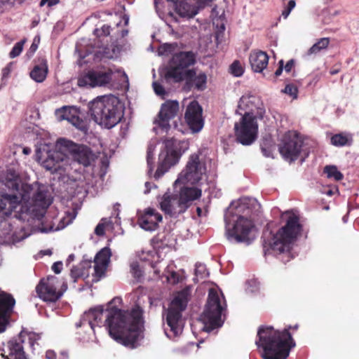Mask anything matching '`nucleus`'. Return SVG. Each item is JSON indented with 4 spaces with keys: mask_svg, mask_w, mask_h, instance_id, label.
Wrapping results in <instances>:
<instances>
[{
    "mask_svg": "<svg viewBox=\"0 0 359 359\" xmlns=\"http://www.w3.org/2000/svg\"><path fill=\"white\" fill-rule=\"evenodd\" d=\"M30 194V199L27 202H23L26 205L28 206L29 210L36 217L39 219L43 217L46 209L50 205V201L48 198V192L38 188L34 191V187Z\"/></svg>",
    "mask_w": 359,
    "mask_h": 359,
    "instance_id": "nucleus-17",
    "label": "nucleus"
},
{
    "mask_svg": "<svg viewBox=\"0 0 359 359\" xmlns=\"http://www.w3.org/2000/svg\"><path fill=\"white\" fill-rule=\"evenodd\" d=\"M278 65L279 66L274 73L275 77H278L282 74L283 69V60H280Z\"/></svg>",
    "mask_w": 359,
    "mask_h": 359,
    "instance_id": "nucleus-48",
    "label": "nucleus"
},
{
    "mask_svg": "<svg viewBox=\"0 0 359 359\" xmlns=\"http://www.w3.org/2000/svg\"><path fill=\"white\" fill-rule=\"evenodd\" d=\"M234 133L237 142L248 146L257 139L258 123L257 117L252 113L245 112L239 122L234 125Z\"/></svg>",
    "mask_w": 359,
    "mask_h": 359,
    "instance_id": "nucleus-11",
    "label": "nucleus"
},
{
    "mask_svg": "<svg viewBox=\"0 0 359 359\" xmlns=\"http://www.w3.org/2000/svg\"><path fill=\"white\" fill-rule=\"evenodd\" d=\"M37 48V46L36 45H34V43H32V46H31V48L33 49L34 50H36V48Z\"/></svg>",
    "mask_w": 359,
    "mask_h": 359,
    "instance_id": "nucleus-58",
    "label": "nucleus"
},
{
    "mask_svg": "<svg viewBox=\"0 0 359 359\" xmlns=\"http://www.w3.org/2000/svg\"><path fill=\"white\" fill-rule=\"evenodd\" d=\"M48 74V64L45 59H42L39 65L34 67L30 72V77L36 82L43 81Z\"/></svg>",
    "mask_w": 359,
    "mask_h": 359,
    "instance_id": "nucleus-27",
    "label": "nucleus"
},
{
    "mask_svg": "<svg viewBox=\"0 0 359 359\" xmlns=\"http://www.w3.org/2000/svg\"><path fill=\"white\" fill-rule=\"evenodd\" d=\"M184 80H185L184 89L186 91H190L192 88L203 91L206 88L207 76L205 73L196 75L194 69H188L186 71Z\"/></svg>",
    "mask_w": 359,
    "mask_h": 359,
    "instance_id": "nucleus-23",
    "label": "nucleus"
},
{
    "mask_svg": "<svg viewBox=\"0 0 359 359\" xmlns=\"http://www.w3.org/2000/svg\"><path fill=\"white\" fill-rule=\"evenodd\" d=\"M146 190L144 191V194H148L150 191L151 189V184L149 182H147L145 183Z\"/></svg>",
    "mask_w": 359,
    "mask_h": 359,
    "instance_id": "nucleus-54",
    "label": "nucleus"
},
{
    "mask_svg": "<svg viewBox=\"0 0 359 359\" xmlns=\"http://www.w3.org/2000/svg\"><path fill=\"white\" fill-rule=\"evenodd\" d=\"M202 114L203 109L197 101L194 100L189 104L184 118L192 132L198 133L203 128L204 120Z\"/></svg>",
    "mask_w": 359,
    "mask_h": 359,
    "instance_id": "nucleus-19",
    "label": "nucleus"
},
{
    "mask_svg": "<svg viewBox=\"0 0 359 359\" xmlns=\"http://www.w3.org/2000/svg\"><path fill=\"white\" fill-rule=\"evenodd\" d=\"M329 43V38H321L310 48L309 53V54L317 53L321 50L326 48Z\"/></svg>",
    "mask_w": 359,
    "mask_h": 359,
    "instance_id": "nucleus-35",
    "label": "nucleus"
},
{
    "mask_svg": "<svg viewBox=\"0 0 359 359\" xmlns=\"http://www.w3.org/2000/svg\"><path fill=\"white\" fill-rule=\"evenodd\" d=\"M111 256V252L109 248L104 247L97 252L95 257L94 262L108 266Z\"/></svg>",
    "mask_w": 359,
    "mask_h": 359,
    "instance_id": "nucleus-30",
    "label": "nucleus"
},
{
    "mask_svg": "<svg viewBox=\"0 0 359 359\" xmlns=\"http://www.w3.org/2000/svg\"><path fill=\"white\" fill-rule=\"evenodd\" d=\"M132 270L133 271V273H135V276L140 277L141 276V271L139 269V266L137 264L132 265Z\"/></svg>",
    "mask_w": 359,
    "mask_h": 359,
    "instance_id": "nucleus-52",
    "label": "nucleus"
},
{
    "mask_svg": "<svg viewBox=\"0 0 359 359\" xmlns=\"http://www.w3.org/2000/svg\"><path fill=\"white\" fill-rule=\"evenodd\" d=\"M225 307L226 304H222L218 292L215 289H210L205 308L201 315V320L208 331L222 325V315Z\"/></svg>",
    "mask_w": 359,
    "mask_h": 359,
    "instance_id": "nucleus-10",
    "label": "nucleus"
},
{
    "mask_svg": "<svg viewBox=\"0 0 359 359\" xmlns=\"http://www.w3.org/2000/svg\"><path fill=\"white\" fill-rule=\"evenodd\" d=\"M114 72L108 67H100L96 69L88 72L78 81L80 86H90L91 87L102 86L109 84L112 80Z\"/></svg>",
    "mask_w": 359,
    "mask_h": 359,
    "instance_id": "nucleus-16",
    "label": "nucleus"
},
{
    "mask_svg": "<svg viewBox=\"0 0 359 359\" xmlns=\"http://www.w3.org/2000/svg\"><path fill=\"white\" fill-rule=\"evenodd\" d=\"M63 116L65 119H67L69 123H71L73 126H74L83 132L87 131L88 126L86 122L82 118H81L78 115L70 114V113L67 114L65 113L63 115Z\"/></svg>",
    "mask_w": 359,
    "mask_h": 359,
    "instance_id": "nucleus-29",
    "label": "nucleus"
},
{
    "mask_svg": "<svg viewBox=\"0 0 359 359\" xmlns=\"http://www.w3.org/2000/svg\"><path fill=\"white\" fill-rule=\"evenodd\" d=\"M94 273H93V282L97 283L105 276L108 266L94 262Z\"/></svg>",
    "mask_w": 359,
    "mask_h": 359,
    "instance_id": "nucleus-33",
    "label": "nucleus"
},
{
    "mask_svg": "<svg viewBox=\"0 0 359 359\" xmlns=\"http://www.w3.org/2000/svg\"><path fill=\"white\" fill-rule=\"evenodd\" d=\"M4 3L3 1L0 0V13L3 12V7H4Z\"/></svg>",
    "mask_w": 359,
    "mask_h": 359,
    "instance_id": "nucleus-57",
    "label": "nucleus"
},
{
    "mask_svg": "<svg viewBox=\"0 0 359 359\" xmlns=\"http://www.w3.org/2000/svg\"><path fill=\"white\" fill-rule=\"evenodd\" d=\"M285 93L290 95L293 98L297 97L298 89L297 87L292 84L288 83L285 86V89L283 90Z\"/></svg>",
    "mask_w": 359,
    "mask_h": 359,
    "instance_id": "nucleus-39",
    "label": "nucleus"
},
{
    "mask_svg": "<svg viewBox=\"0 0 359 359\" xmlns=\"http://www.w3.org/2000/svg\"><path fill=\"white\" fill-rule=\"evenodd\" d=\"M41 336L39 334L31 332L28 334V341L31 347H33L37 341L39 340Z\"/></svg>",
    "mask_w": 359,
    "mask_h": 359,
    "instance_id": "nucleus-43",
    "label": "nucleus"
},
{
    "mask_svg": "<svg viewBox=\"0 0 359 359\" xmlns=\"http://www.w3.org/2000/svg\"><path fill=\"white\" fill-rule=\"evenodd\" d=\"M296 2L294 0H290L287 7L283 11L282 15L284 18H287L292 10L295 7Z\"/></svg>",
    "mask_w": 359,
    "mask_h": 359,
    "instance_id": "nucleus-41",
    "label": "nucleus"
},
{
    "mask_svg": "<svg viewBox=\"0 0 359 359\" xmlns=\"http://www.w3.org/2000/svg\"><path fill=\"white\" fill-rule=\"evenodd\" d=\"M25 43V39L21 40L20 41L16 43L13 47L12 50L9 53V56L11 58H15L20 55L23 50V46Z\"/></svg>",
    "mask_w": 359,
    "mask_h": 359,
    "instance_id": "nucleus-37",
    "label": "nucleus"
},
{
    "mask_svg": "<svg viewBox=\"0 0 359 359\" xmlns=\"http://www.w3.org/2000/svg\"><path fill=\"white\" fill-rule=\"evenodd\" d=\"M4 183L13 194H6L0 196V212L9 216L20 203L30 199L32 187L31 184L24 182L20 175L11 168L6 170Z\"/></svg>",
    "mask_w": 359,
    "mask_h": 359,
    "instance_id": "nucleus-5",
    "label": "nucleus"
},
{
    "mask_svg": "<svg viewBox=\"0 0 359 359\" xmlns=\"http://www.w3.org/2000/svg\"><path fill=\"white\" fill-rule=\"evenodd\" d=\"M70 153L75 161L85 167L89 166L95 158L91 149L82 144H74L70 149Z\"/></svg>",
    "mask_w": 359,
    "mask_h": 359,
    "instance_id": "nucleus-24",
    "label": "nucleus"
},
{
    "mask_svg": "<svg viewBox=\"0 0 359 359\" xmlns=\"http://www.w3.org/2000/svg\"><path fill=\"white\" fill-rule=\"evenodd\" d=\"M154 147L149 145L147 150V162L149 168V171L151 172L154 170Z\"/></svg>",
    "mask_w": 359,
    "mask_h": 359,
    "instance_id": "nucleus-38",
    "label": "nucleus"
},
{
    "mask_svg": "<svg viewBox=\"0 0 359 359\" xmlns=\"http://www.w3.org/2000/svg\"><path fill=\"white\" fill-rule=\"evenodd\" d=\"M23 340L11 339L2 349L1 355L5 359H27L22 346Z\"/></svg>",
    "mask_w": 359,
    "mask_h": 359,
    "instance_id": "nucleus-25",
    "label": "nucleus"
},
{
    "mask_svg": "<svg viewBox=\"0 0 359 359\" xmlns=\"http://www.w3.org/2000/svg\"><path fill=\"white\" fill-rule=\"evenodd\" d=\"M46 358L47 359H55L56 355L53 351H47L46 353Z\"/></svg>",
    "mask_w": 359,
    "mask_h": 359,
    "instance_id": "nucleus-53",
    "label": "nucleus"
},
{
    "mask_svg": "<svg viewBox=\"0 0 359 359\" xmlns=\"http://www.w3.org/2000/svg\"><path fill=\"white\" fill-rule=\"evenodd\" d=\"M74 259V255L72 254V255H69L67 262L68 263H69V262H72Z\"/></svg>",
    "mask_w": 359,
    "mask_h": 359,
    "instance_id": "nucleus-55",
    "label": "nucleus"
},
{
    "mask_svg": "<svg viewBox=\"0 0 359 359\" xmlns=\"http://www.w3.org/2000/svg\"><path fill=\"white\" fill-rule=\"evenodd\" d=\"M230 208H233V204L231 205Z\"/></svg>",
    "mask_w": 359,
    "mask_h": 359,
    "instance_id": "nucleus-61",
    "label": "nucleus"
},
{
    "mask_svg": "<svg viewBox=\"0 0 359 359\" xmlns=\"http://www.w3.org/2000/svg\"><path fill=\"white\" fill-rule=\"evenodd\" d=\"M189 302V292L187 290L178 292L165 310V333L170 339H174L182 332V312L186 309Z\"/></svg>",
    "mask_w": 359,
    "mask_h": 359,
    "instance_id": "nucleus-8",
    "label": "nucleus"
},
{
    "mask_svg": "<svg viewBox=\"0 0 359 359\" xmlns=\"http://www.w3.org/2000/svg\"><path fill=\"white\" fill-rule=\"evenodd\" d=\"M88 108L91 118L104 128H112L123 117L120 100L114 95L97 97L88 103Z\"/></svg>",
    "mask_w": 359,
    "mask_h": 359,
    "instance_id": "nucleus-4",
    "label": "nucleus"
},
{
    "mask_svg": "<svg viewBox=\"0 0 359 359\" xmlns=\"http://www.w3.org/2000/svg\"><path fill=\"white\" fill-rule=\"evenodd\" d=\"M23 153L25 154H29L31 153V149L29 148H28V147H25L23 149Z\"/></svg>",
    "mask_w": 359,
    "mask_h": 359,
    "instance_id": "nucleus-56",
    "label": "nucleus"
},
{
    "mask_svg": "<svg viewBox=\"0 0 359 359\" xmlns=\"http://www.w3.org/2000/svg\"><path fill=\"white\" fill-rule=\"evenodd\" d=\"M37 161L47 170L54 173L62 168L61 163L65 160V155L58 151H48L45 154L37 151Z\"/></svg>",
    "mask_w": 359,
    "mask_h": 359,
    "instance_id": "nucleus-20",
    "label": "nucleus"
},
{
    "mask_svg": "<svg viewBox=\"0 0 359 359\" xmlns=\"http://www.w3.org/2000/svg\"><path fill=\"white\" fill-rule=\"evenodd\" d=\"M299 325H289L282 331L275 330L272 326L262 325L257 330L255 344L262 349L261 356L264 359H286L290 350L295 346V341L290 332L297 330Z\"/></svg>",
    "mask_w": 359,
    "mask_h": 359,
    "instance_id": "nucleus-3",
    "label": "nucleus"
},
{
    "mask_svg": "<svg viewBox=\"0 0 359 359\" xmlns=\"http://www.w3.org/2000/svg\"><path fill=\"white\" fill-rule=\"evenodd\" d=\"M201 189L183 186L178 191L165 193L159 201L160 208L171 217H177L187 211L192 202L201 196Z\"/></svg>",
    "mask_w": 359,
    "mask_h": 359,
    "instance_id": "nucleus-6",
    "label": "nucleus"
},
{
    "mask_svg": "<svg viewBox=\"0 0 359 359\" xmlns=\"http://www.w3.org/2000/svg\"><path fill=\"white\" fill-rule=\"evenodd\" d=\"M153 87H154V92L156 95H165V91L163 86L161 84H160L157 82H154Z\"/></svg>",
    "mask_w": 359,
    "mask_h": 359,
    "instance_id": "nucleus-44",
    "label": "nucleus"
},
{
    "mask_svg": "<svg viewBox=\"0 0 359 359\" xmlns=\"http://www.w3.org/2000/svg\"><path fill=\"white\" fill-rule=\"evenodd\" d=\"M196 210H197L198 214L200 215L201 212V209L200 208H197Z\"/></svg>",
    "mask_w": 359,
    "mask_h": 359,
    "instance_id": "nucleus-59",
    "label": "nucleus"
},
{
    "mask_svg": "<svg viewBox=\"0 0 359 359\" xmlns=\"http://www.w3.org/2000/svg\"><path fill=\"white\" fill-rule=\"evenodd\" d=\"M205 166L200 161L199 155L193 154L189 156L186 168L183 170L174 183L176 188L178 184L189 182L191 184H197L205 173Z\"/></svg>",
    "mask_w": 359,
    "mask_h": 359,
    "instance_id": "nucleus-13",
    "label": "nucleus"
},
{
    "mask_svg": "<svg viewBox=\"0 0 359 359\" xmlns=\"http://www.w3.org/2000/svg\"><path fill=\"white\" fill-rule=\"evenodd\" d=\"M59 280L54 276L42 278L36 287L39 297L45 302H55L67 289V285L63 283L61 289L57 290Z\"/></svg>",
    "mask_w": 359,
    "mask_h": 359,
    "instance_id": "nucleus-14",
    "label": "nucleus"
},
{
    "mask_svg": "<svg viewBox=\"0 0 359 359\" xmlns=\"http://www.w3.org/2000/svg\"><path fill=\"white\" fill-rule=\"evenodd\" d=\"M303 142L294 133L289 131L282 137L278 150L283 158L290 162L297 159L302 151Z\"/></svg>",
    "mask_w": 359,
    "mask_h": 359,
    "instance_id": "nucleus-15",
    "label": "nucleus"
},
{
    "mask_svg": "<svg viewBox=\"0 0 359 359\" xmlns=\"http://www.w3.org/2000/svg\"><path fill=\"white\" fill-rule=\"evenodd\" d=\"M229 69L231 74L237 77L242 76L244 73V69L238 60L233 61L230 65Z\"/></svg>",
    "mask_w": 359,
    "mask_h": 359,
    "instance_id": "nucleus-36",
    "label": "nucleus"
},
{
    "mask_svg": "<svg viewBox=\"0 0 359 359\" xmlns=\"http://www.w3.org/2000/svg\"><path fill=\"white\" fill-rule=\"evenodd\" d=\"M111 27L107 25H104L101 29H95L94 34L97 37L107 36L110 34Z\"/></svg>",
    "mask_w": 359,
    "mask_h": 359,
    "instance_id": "nucleus-40",
    "label": "nucleus"
},
{
    "mask_svg": "<svg viewBox=\"0 0 359 359\" xmlns=\"http://www.w3.org/2000/svg\"><path fill=\"white\" fill-rule=\"evenodd\" d=\"M121 297H114L104 310L102 306L90 309L85 312L77 327L87 323L93 330L95 326H106L110 337L116 342L130 348L140 346L143 339L141 326L142 311L140 306L130 311L118 309L114 304H121Z\"/></svg>",
    "mask_w": 359,
    "mask_h": 359,
    "instance_id": "nucleus-1",
    "label": "nucleus"
},
{
    "mask_svg": "<svg viewBox=\"0 0 359 359\" xmlns=\"http://www.w3.org/2000/svg\"><path fill=\"white\" fill-rule=\"evenodd\" d=\"M11 64L7 65L6 67H5L4 68H3L2 69V75H3V77L5 78V77H7L10 73H11Z\"/></svg>",
    "mask_w": 359,
    "mask_h": 359,
    "instance_id": "nucleus-51",
    "label": "nucleus"
},
{
    "mask_svg": "<svg viewBox=\"0 0 359 359\" xmlns=\"http://www.w3.org/2000/svg\"><path fill=\"white\" fill-rule=\"evenodd\" d=\"M179 111V103L174 100H168L161 105V110L158 113V126L167 131L170 125L169 121L173 118Z\"/></svg>",
    "mask_w": 359,
    "mask_h": 359,
    "instance_id": "nucleus-21",
    "label": "nucleus"
},
{
    "mask_svg": "<svg viewBox=\"0 0 359 359\" xmlns=\"http://www.w3.org/2000/svg\"><path fill=\"white\" fill-rule=\"evenodd\" d=\"M285 224L276 233L263 232L262 240L264 254H273L278 257L283 263L294 257L292 252L294 245L302 234L303 226L299 216L292 212H285Z\"/></svg>",
    "mask_w": 359,
    "mask_h": 359,
    "instance_id": "nucleus-2",
    "label": "nucleus"
},
{
    "mask_svg": "<svg viewBox=\"0 0 359 359\" xmlns=\"http://www.w3.org/2000/svg\"><path fill=\"white\" fill-rule=\"evenodd\" d=\"M205 268L203 265L198 264V265L196 266L195 273L196 276H198L199 274L203 275V273L205 272Z\"/></svg>",
    "mask_w": 359,
    "mask_h": 359,
    "instance_id": "nucleus-50",
    "label": "nucleus"
},
{
    "mask_svg": "<svg viewBox=\"0 0 359 359\" xmlns=\"http://www.w3.org/2000/svg\"><path fill=\"white\" fill-rule=\"evenodd\" d=\"M175 49V46L173 44L165 43L163 44L161 48L160 52L161 54H170Z\"/></svg>",
    "mask_w": 359,
    "mask_h": 359,
    "instance_id": "nucleus-42",
    "label": "nucleus"
},
{
    "mask_svg": "<svg viewBox=\"0 0 359 359\" xmlns=\"http://www.w3.org/2000/svg\"><path fill=\"white\" fill-rule=\"evenodd\" d=\"M353 138L351 134L338 133L332 136L331 144L335 147L350 146L352 144Z\"/></svg>",
    "mask_w": 359,
    "mask_h": 359,
    "instance_id": "nucleus-28",
    "label": "nucleus"
},
{
    "mask_svg": "<svg viewBox=\"0 0 359 359\" xmlns=\"http://www.w3.org/2000/svg\"><path fill=\"white\" fill-rule=\"evenodd\" d=\"M62 269V262H56L52 266V270L57 274L60 273Z\"/></svg>",
    "mask_w": 359,
    "mask_h": 359,
    "instance_id": "nucleus-47",
    "label": "nucleus"
},
{
    "mask_svg": "<svg viewBox=\"0 0 359 359\" xmlns=\"http://www.w3.org/2000/svg\"><path fill=\"white\" fill-rule=\"evenodd\" d=\"M195 62L194 55L192 52H180L175 54L167 67L165 77L179 83L184 80L187 68Z\"/></svg>",
    "mask_w": 359,
    "mask_h": 359,
    "instance_id": "nucleus-12",
    "label": "nucleus"
},
{
    "mask_svg": "<svg viewBox=\"0 0 359 359\" xmlns=\"http://www.w3.org/2000/svg\"><path fill=\"white\" fill-rule=\"evenodd\" d=\"M294 65V62L293 60H290L289 61H287V62L286 63V65L284 66L283 65V68H285V70L286 72H290L292 69L293 68Z\"/></svg>",
    "mask_w": 359,
    "mask_h": 359,
    "instance_id": "nucleus-49",
    "label": "nucleus"
},
{
    "mask_svg": "<svg viewBox=\"0 0 359 359\" xmlns=\"http://www.w3.org/2000/svg\"><path fill=\"white\" fill-rule=\"evenodd\" d=\"M15 305L13 296L0 289V333L4 332L9 325Z\"/></svg>",
    "mask_w": 359,
    "mask_h": 359,
    "instance_id": "nucleus-18",
    "label": "nucleus"
},
{
    "mask_svg": "<svg viewBox=\"0 0 359 359\" xmlns=\"http://www.w3.org/2000/svg\"><path fill=\"white\" fill-rule=\"evenodd\" d=\"M183 143L174 137L165 138L163 141V148L158 155L157 169L154 175L155 179L161 178L178 163L184 152L182 146Z\"/></svg>",
    "mask_w": 359,
    "mask_h": 359,
    "instance_id": "nucleus-9",
    "label": "nucleus"
},
{
    "mask_svg": "<svg viewBox=\"0 0 359 359\" xmlns=\"http://www.w3.org/2000/svg\"><path fill=\"white\" fill-rule=\"evenodd\" d=\"M255 203V200L249 198H243L238 201L235 212H232L238 215V217L233 228L227 231L229 238H234L238 243H250V235L255 226L251 219V206Z\"/></svg>",
    "mask_w": 359,
    "mask_h": 359,
    "instance_id": "nucleus-7",
    "label": "nucleus"
},
{
    "mask_svg": "<svg viewBox=\"0 0 359 359\" xmlns=\"http://www.w3.org/2000/svg\"><path fill=\"white\" fill-rule=\"evenodd\" d=\"M105 233V225L102 223H99L95 229V233L97 236H103Z\"/></svg>",
    "mask_w": 359,
    "mask_h": 359,
    "instance_id": "nucleus-45",
    "label": "nucleus"
},
{
    "mask_svg": "<svg viewBox=\"0 0 359 359\" xmlns=\"http://www.w3.org/2000/svg\"><path fill=\"white\" fill-rule=\"evenodd\" d=\"M162 219V215L155 209L148 208L143 213L138 215L137 223L142 229L151 231L158 228Z\"/></svg>",
    "mask_w": 359,
    "mask_h": 359,
    "instance_id": "nucleus-22",
    "label": "nucleus"
},
{
    "mask_svg": "<svg viewBox=\"0 0 359 359\" xmlns=\"http://www.w3.org/2000/svg\"><path fill=\"white\" fill-rule=\"evenodd\" d=\"M60 0H41L39 6H43L47 4L48 7H52L57 4H59Z\"/></svg>",
    "mask_w": 359,
    "mask_h": 359,
    "instance_id": "nucleus-46",
    "label": "nucleus"
},
{
    "mask_svg": "<svg viewBox=\"0 0 359 359\" xmlns=\"http://www.w3.org/2000/svg\"><path fill=\"white\" fill-rule=\"evenodd\" d=\"M77 215L76 209L73 208L72 210H68L65 212V215L61 219L58 229H63L69 225L75 219Z\"/></svg>",
    "mask_w": 359,
    "mask_h": 359,
    "instance_id": "nucleus-34",
    "label": "nucleus"
},
{
    "mask_svg": "<svg viewBox=\"0 0 359 359\" xmlns=\"http://www.w3.org/2000/svg\"><path fill=\"white\" fill-rule=\"evenodd\" d=\"M86 263H81L77 266L72 268L70 276L73 278L74 282L76 283L79 278L88 276V271L85 265Z\"/></svg>",
    "mask_w": 359,
    "mask_h": 359,
    "instance_id": "nucleus-31",
    "label": "nucleus"
},
{
    "mask_svg": "<svg viewBox=\"0 0 359 359\" xmlns=\"http://www.w3.org/2000/svg\"><path fill=\"white\" fill-rule=\"evenodd\" d=\"M323 172L328 178H333L335 181H340L344 178L343 174L338 170L335 165H326Z\"/></svg>",
    "mask_w": 359,
    "mask_h": 359,
    "instance_id": "nucleus-32",
    "label": "nucleus"
},
{
    "mask_svg": "<svg viewBox=\"0 0 359 359\" xmlns=\"http://www.w3.org/2000/svg\"><path fill=\"white\" fill-rule=\"evenodd\" d=\"M269 57L262 50H252L249 55V62L255 72L261 73L267 67Z\"/></svg>",
    "mask_w": 359,
    "mask_h": 359,
    "instance_id": "nucleus-26",
    "label": "nucleus"
},
{
    "mask_svg": "<svg viewBox=\"0 0 359 359\" xmlns=\"http://www.w3.org/2000/svg\"><path fill=\"white\" fill-rule=\"evenodd\" d=\"M327 194L329 196H332V191L331 190H329Z\"/></svg>",
    "mask_w": 359,
    "mask_h": 359,
    "instance_id": "nucleus-60",
    "label": "nucleus"
}]
</instances>
